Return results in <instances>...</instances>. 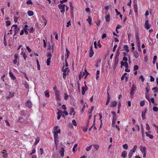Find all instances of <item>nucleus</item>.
<instances>
[{
  "instance_id": "f257e3e1",
  "label": "nucleus",
  "mask_w": 158,
  "mask_h": 158,
  "mask_svg": "<svg viewBox=\"0 0 158 158\" xmlns=\"http://www.w3.org/2000/svg\"><path fill=\"white\" fill-rule=\"evenodd\" d=\"M13 30H14L15 34H16L20 30V28L18 27L16 24L13 25L11 27V29L10 30L9 32L10 33H9L8 34H12V33L11 31Z\"/></svg>"
},
{
  "instance_id": "f03ea898",
  "label": "nucleus",
  "mask_w": 158,
  "mask_h": 158,
  "mask_svg": "<svg viewBox=\"0 0 158 158\" xmlns=\"http://www.w3.org/2000/svg\"><path fill=\"white\" fill-rule=\"evenodd\" d=\"M66 5L65 4H60L58 5L59 8L61 10L60 12L64 13L65 11V7Z\"/></svg>"
},
{
  "instance_id": "7ed1b4c3",
  "label": "nucleus",
  "mask_w": 158,
  "mask_h": 158,
  "mask_svg": "<svg viewBox=\"0 0 158 158\" xmlns=\"http://www.w3.org/2000/svg\"><path fill=\"white\" fill-rule=\"evenodd\" d=\"M55 93L57 100H60V91L58 90L55 91Z\"/></svg>"
},
{
  "instance_id": "20e7f679",
  "label": "nucleus",
  "mask_w": 158,
  "mask_h": 158,
  "mask_svg": "<svg viewBox=\"0 0 158 158\" xmlns=\"http://www.w3.org/2000/svg\"><path fill=\"white\" fill-rule=\"evenodd\" d=\"M147 110V109L145 108L144 110L142 112V117L143 120H144L146 119L145 118V113Z\"/></svg>"
},
{
  "instance_id": "39448f33",
  "label": "nucleus",
  "mask_w": 158,
  "mask_h": 158,
  "mask_svg": "<svg viewBox=\"0 0 158 158\" xmlns=\"http://www.w3.org/2000/svg\"><path fill=\"white\" fill-rule=\"evenodd\" d=\"M14 93L12 92H9V95L6 97V98L7 100L11 98H12L14 95Z\"/></svg>"
},
{
  "instance_id": "423d86ee",
  "label": "nucleus",
  "mask_w": 158,
  "mask_h": 158,
  "mask_svg": "<svg viewBox=\"0 0 158 158\" xmlns=\"http://www.w3.org/2000/svg\"><path fill=\"white\" fill-rule=\"evenodd\" d=\"M94 52L93 50V46H91L90 47V52L89 53V56L91 57L93 55Z\"/></svg>"
},
{
  "instance_id": "0eeeda50",
  "label": "nucleus",
  "mask_w": 158,
  "mask_h": 158,
  "mask_svg": "<svg viewBox=\"0 0 158 158\" xmlns=\"http://www.w3.org/2000/svg\"><path fill=\"white\" fill-rule=\"evenodd\" d=\"M144 27L147 29H148L150 27V26L149 24L148 21V20H146L145 21Z\"/></svg>"
},
{
  "instance_id": "6e6552de",
  "label": "nucleus",
  "mask_w": 158,
  "mask_h": 158,
  "mask_svg": "<svg viewBox=\"0 0 158 158\" xmlns=\"http://www.w3.org/2000/svg\"><path fill=\"white\" fill-rule=\"evenodd\" d=\"M26 106L28 107L29 108L31 107L32 106V104L30 100H28L26 102Z\"/></svg>"
},
{
  "instance_id": "1a4fd4ad",
  "label": "nucleus",
  "mask_w": 158,
  "mask_h": 158,
  "mask_svg": "<svg viewBox=\"0 0 158 158\" xmlns=\"http://www.w3.org/2000/svg\"><path fill=\"white\" fill-rule=\"evenodd\" d=\"M110 107H113L115 106L117 104V102L116 101L112 102L110 103Z\"/></svg>"
},
{
  "instance_id": "9d476101",
  "label": "nucleus",
  "mask_w": 158,
  "mask_h": 158,
  "mask_svg": "<svg viewBox=\"0 0 158 158\" xmlns=\"http://www.w3.org/2000/svg\"><path fill=\"white\" fill-rule=\"evenodd\" d=\"M27 27L28 25L27 24L25 25L24 27V33L26 35H27L28 34V32L27 31Z\"/></svg>"
},
{
  "instance_id": "9b49d317",
  "label": "nucleus",
  "mask_w": 158,
  "mask_h": 158,
  "mask_svg": "<svg viewBox=\"0 0 158 158\" xmlns=\"http://www.w3.org/2000/svg\"><path fill=\"white\" fill-rule=\"evenodd\" d=\"M9 73L10 74V76L11 79L13 80H16V78L15 77V76L14 75V74H13V73H12L11 71H10L9 72Z\"/></svg>"
},
{
  "instance_id": "f8f14e48",
  "label": "nucleus",
  "mask_w": 158,
  "mask_h": 158,
  "mask_svg": "<svg viewBox=\"0 0 158 158\" xmlns=\"http://www.w3.org/2000/svg\"><path fill=\"white\" fill-rule=\"evenodd\" d=\"M118 62V59H115L114 64L113 66V68L115 69L117 67Z\"/></svg>"
},
{
  "instance_id": "ddd939ff",
  "label": "nucleus",
  "mask_w": 158,
  "mask_h": 158,
  "mask_svg": "<svg viewBox=\"0 0 158 158\" xmlns=\"http://www.w3.org/2000/svg\"><path fill=\"white\" fill-rule=\"evenodd\" d=\"M134 56L137 58L139 56V55L137 51H135L133 52Z\"/></svg>"
},
{
  "instance_id": "4468645a",
  "label": "nucleus",
  "mask_w": 158,
  "mask_h": 158,
  "mask_svg": "<svg viewBox=\"0 0 158 158\" xmlns=\"http://www.w3.org/2000/svg\"><path fill=\"white\" fill-rule=\"evenodd\" d=\"M64 149L63 148H61L60 153V155H61L62 157H63L64 155Z\"/></svg>"
},
{
  "instance_id": "2eb2a0df",
  "label": "nucleus",
  "mask_w": 158,
  "mask_h": 158,
  "mask_svg": "<svg viewBox=\"0 0 158 158\" xmlns=\"http://www.w3.org/2000/svg\"><path fill=\"white\" fill-rule=\"evenodd\" d=\"M127 154V152L126 151H123L122 153L121 156L125 158L126 157Z\"/></svg>"
},
{
  "instance_id": "dca6fc26",
  "label": "nucleus",
  "mask_w": 158,
  "mask_h": 158,
  "mask_svg": "<svg viewBox=\"0 0 158 158\" xmlns=\"http://www.w3.org/2000/svg\"><path fill=\"white\" fill-rule=\"evenodd\" d=\"M120 52L118 50H117L115 55V59H118V56L120 55Z\"/></svg>"
},
{
  "instance_id": "f3484780",
  "label": "nucleus",
  "mask_w": 158,
  "mask_h": 158,
  "mask_svg": "<svg viewBox=\"0 0 158 158\" xmlns=\"http://www.w3.org/2000/svg\"><path fill=\"white\" fill-rule=\"evenodd\" d=\"M70 112L69 113V114L70 115H71L72 114V113L73 112H74L73 113V115H74L75 113V112L74 111V109L73 107H71L70 108Z\"/></svg>"
},
{
  "instance_id": "a211bd4d",
  "label": "nucleus",
  "mask_w": 158,
  "mask_h": 158,
  "mask_svg": "<svg viewBox=\"0 0 158 158\" xmlns=\"http://www.w3.org/2000/svg\"><path fill=\"white\" fill-rule=\"evenodd\" d=\"M105 19L106 20V21H107L108 22H109L110 20V15L108 14V15H107L105 17Z\"/></svg>"
},
{
  "instance_id": "6ab92c4d",
  "label": "nucleus",
  "mask_w": 158,
  "mask_h": 158,
  "mask_svg": "<svg viewBox=\"0 0 158 158\" xmlns=\"http://www.w3.org/2000/svg\"><path fill=\"white\" fill-rule=\"evenodd\" d=\"M86 21L88 22L89 24H91L92 18L91 17L89 16Z\"/></svg>"
},
{
  "instance_id": "aec40b11",
  "label": "nucleus",
  "mask_w": 158,
  "mask_h": 158,
  "mask_svg": "<svg viewBox=\"0 0 158 158\" xmlns=\"http://www.w3.org/2000/svg\"><path fill=\"white\" fill-rule=\"evenodd\" d=\"M136 89V86H135V85L133 84L132 85V87L131 89V91L132 92H134Z\"/></svg>"
},
{
  "instance_id": "412c9836",
  "label": "nucleus",
  "mask_w": 158,
  "mask_h": 158,
  "mask_svg": "<svg viewBox=\"0 0 158 158\" xmlns=\"http://www.w3.org/2000/svg\"><path fill=\"white\" fill-rule=\"evenodd\" d=\"M45 96L47 98H49V93L48 90H46L44 92Z\"/></svg>"
},
{
  "instance_id": "4be33fe9",
  "label": "nucleus",
  "mask_w": 158,
  "mask_h": 158,
  "mask_svg": "<svg viewBox=\"0 0 158 158\" xmlns=\"http://www.w3.org/2000/svg\"><path fill=\"white\" fill-rule=\"evenodd\" d=\"M27 14L29 16H31L33 15L34 13L31 10H28L27 11Z\"/></svg>"
},
{
  "instance_id": "5701e85b",
  "label": "nucleus",
  "mask_w": 158,
  "mask_h": 158,
  "mask_svg": "<svg viewBox=\"0 0 158 158\" xmlns=\"http://www.w3.org/2000/svg\"><path fill=\"white\" fill-rule=\"evenodd\" d=\"M123 49L125 50L127 52H129L128 47L127 45H126L123 47Z\"/></svg>"
},
{
  "instance_id": "b1692460",
  "label": "nucleus",
  "mask_w": 158,
  "mask_h": 158,
  "mask_svg": "<svg viewBox=\"0 0 158 158\" xmlns=\"http://www.w3.org/2000/svg\"><path fill=\"white\" fill-rule=\"evenodd\" d=\"M145 134H146L147 136H148L151 139H152L153 138V135L150 134H148L147 132H146Z\"/></svg>"
},
{
  "instance_id": "393cba45",
  "label": "nucleus",
  "mask_w": 158,
  "mask_h": 158,
  "mask_svg": "<svg viewBox=\"0 0 158 158\" xmlns=\"http://www.w3.org/2000/svg\"><path fill=\"white\" fill-rule=\"evenodd\" d=\"M140 150L142 153H143L146 152V149L145 147H143L142 149L141 148Z\"/></svg>"
},
{
  "instance_id": "a878e982",
  "label": "nucleus",
  "mask_w": 158,
  "mask_h": 158,
  "mask_svg": "<svg viewBox=\"0 0 158 158\" xmlns=\"http://www.w3.org/2000/svg\"><path fill=\"white\" fill-rule=\"evenodd\" d=\"M145 102L144 100L141 101L140 103V106H143L145 105Z\"/></svg>"
},
{
  "instance_id": "bb28decb",
  "label": "nucleus",
  "mask_w": 158,
  "mask_h": 158,
  "mask_svg": "<svg viewBox=\"0 0 158 158\" xmlns=\"http://www.w3.org/2000/svg\"><path fill=\"white\" fill-rule=\"evenodd\" d=\"M47 57H48V58H50V59H51L52 56L51 52H48L47 54Z\"/></svg>"
},
{
  "instance_id": "cd10ccee",
  "label": "nucleus",
  "mask_w": 158,
  "mask_h": 158,
  "mask_svg": "<svg viewBox=\"0 0 158 158\" xmlns=\"http://www.w3.org/2000/svg\"><path fill=\"white\" fill-rule=\"evenodd\" d=\"M64 66L63 65V66L62 70L63 71V72L66 73L68 69V68H66L64 69Z\"/></svg>"
},
{
  "instance_id": "c85d7f7f",
  "label": "nucleus",
  "mask_w": 158,
  "mask_h": 158,
  "mask_svg": "<svg viewBox=\"0 0 158 158\" xmlns=\"http://www.w3.org/2000/svg\"><path fill=\"white\" fill-rule=\"evenodd\" d=\"M36 62L37 64V69L39 70H40V66L39 64V62L38 59L36 60Z\"/></svg>"
},
{
  "instance_id": "c756f323",
  "label": "nucleus",
  "mask_w": 158,
  "mask_h": 158,
  "mask_svg": "<svg viewBox=\"0 0 158 158\" xmlns=\"http://www.w3.org/2000/svg\"><path fill=\"white\" fill-rule=\"evenodd\" d=\"M40 141V138L39 137H37L36 138L35 142V145H36Z\"/></svg>"
},
{
  "instance_id": "7c9ffc66",
  "label": "nucleus",
  "mask_w": 158,
  "mask_h": 158,
  "mask_svg": "<svg viewBox=\"0 0 158 158\" xmlns=\"http://www.w3.org/2000/svg\"><path fill=\"white\" fill-rule=\"evenodd\" d=\"M150 89V86L149 85H148L146 87L145 89L146 90V93L147 94H148V93L149 92V90Z\"/></svg>"
},
{
  "instance_id": "2f4dec72",
  "label": "nucleus",
  "mask_w": 158,
  "mask_h": 158,
  "mask_svg": "<svg viewBox=\"0 0 158 158\" xmlns=\"http://www.w3.org/2000/svg\"><path fill=\"white\" fill-rule=\"evenodd\" d=\"M42 19L44 21V26H45L46 25L47 23V20L44 17H42Z\"/></svg>"
},
{
  "instance_id": "473e14b6",
  "label": "nucleus",
  "mask_w": 158,
  "mask_h": 158,
  "mask_svg": "<svg viewBox=\"0 0 158 158\" xmlns=\"http://www.w3.org/2000/svg\"><path fill=\"white\" fill-rule=\"evenodd\" d=\"M2 154H4L3 157L4 158H6L8 156V154L7 153H5L4 152H1Z\"/></svg>"
},
{
  "instance_id": "72a5a7b5",
  "label": "nucleus",
  "mask_w": 158,
  "mask_h": 158,
  "mask_svg": "<svg viewBox=\"0 0 158 158\" xmlns=\"http://www.w3.org/2000/svg\"><path fill=\"white\" fill-rule=\"evenodd\" d=\"M30 33H33L34 31V29L33 28V27H32L31 28L29 29H28Z\"/></svg>"
},
{
  "instance_id": "f704fd0d",
  "label": "nucleus",
  "mask_w": 158,
  "mask_h": 158,
  "mask_svg": "<svg viewBox=\"0 0 158 158\" xmlns=\"http://www.w3.org/2000/svg\"><path fill=\"white\" fill-rule=\"evenodd\" d=\"M127 73H125L122 76V77L121 78V81H123L125 77V76L127 75Z\"/></svg>"
},
{
  "instance_id": "c9c22d12",
  "label": "nucleus",
  "mask_w": 158,
  "mask_h": 158,
  "mask_svg": "<svg viewBox=\"0 0 158 158\" xmlns=\"http://www.w3.org/2000/svg\"><path fill=\"white\" fill-rule=\"evenodd\" d=\"M94 106H91V109L89 110V112H88V113L89 114H91L92 111L94 109Z\"/></svg>"
},
{
  "instance_id": "e433bc0d",
  "label": "nucleus",
  "mask_w": 158,
  "mask_h": 158,
  "mask_svg": "<svg viewBox=\"0 0 158 158\" xmlns=\"http://www.w3.org/2000/svg\"><path fill=\"white\" fill-rule=\"evenodd\" d=\"M99 73L100 71L99 70H97V73L96 74V79L97 80H98V78L99 77V76H98V75L99 74Z\"/></svg>"
},
{
  "instance_id": "4c0bfd02",
  "label": "nucleus",
  "mask_w": 158,
  "mask_h": 158,
  "mask_svg": "<svg viewBox=\"0 0 158 158\" xmlns=\"http://www.w3.org/2000/svg\"><path fill=\"white\" fill-rule=\"evenodd\" d=\"M77 143H76L74 145L73 147V151L74 152H75V148L77 147Z\"/></svg>"
},
{
  "instance_id": "58836bf2",
  "label": "nucleus",
  "mask_w": 158,
  "mask_h": 158,
  "mask_svg": "<svg viewBox=\"0 0 158 158\" xmlns=\"http://www.w3.org/2000/svg\"><path fill=\"white\" fill-rule=\"evenodd\" d=\"M54 138H58V132L55 131L54 132Z\"/></svg>"
},
{
  "instance_id": "ea45409f",
  "label": "nucleus",
  "mask_w": 158,
  "mask_h": 158,
  "mask_svg": "<svg viewBox=\"0 0 158 158\" xmlns=\"http://www.w3.org/2000/svg\"><path fill=\"white\" fill-rule=\"evenodd\" d=\"M51 59H50V58H48L47 60V65H49L50 62V60Z\"/></svg>"
},
{
  "instance_id": "a19ab883",
  "label": "nucleus",
  "mask_w": 158,
  "mask_h": 158,
  "mask_svg": "<svg viewBox=\"0 0 158 158\" xmlns=\"http://www.w3.org/2000/svg\"><path fill=\"white\" fill-rule=\"evenodd\" d=\"M117 116H113L112 122L114 123H116L117 120Z\"/></svg>"
},
{
  "instance_id": "79ce46f5",
  "label": "nucleus",
  "mask_w": 158,
  "mask_h": 158,
  "mask_svg": "<svg viewBox=\"0 0 158 158\" xmlns=\"http://www.w3.org/2000/svg\"><path fill=\"white\" fill-rule=\"evenodd\" d=\"M123 147L124 149H125L126 150L128 148V145L127 144L123 145Z\"/></svg>"
},
{
  "instance_id": "37998d69",
  "label": "nucleus",
  "mask_w": 158,
  "mask_h": 158,
  "mask_svg": "<svg viewBox=\"0 0 158 158\" xmlns=\"http://www.w3.org/2000/svg\"><path fill=\"white\" fill-rule=\"evenodd\" d=\"M146 95L145 97L148 100V101H150V99L149 97V94H147L145 93Z\"/></svg>"
},
{
  "instance_id": "c03bdc74",
  "label": "nucleus",
  "mask_w": 158,
  "mask_h": 158,
  "mask_svg": "<svg viewBox=\"0 0 158 158\" xmlns=\"http://www.w3.org/2000/svg\"><path fill=\"white\" fill-rule=\"evenodd\" d=\"M153 110L155 111H158V108L156 106H154L153 108Z\"/></svg>"
},
{
  "instance_id": "a18cd8bd",
  "label": "nucleus",
  "mask_w": 158,
  "mask_h": 158,
  "mask_svg": "<svg viewBox=\"0 0 158 158\" xmlns=\"http://www.w3.org/2000/svg\"><path fill=\"white\" fill-rule=\"evenodd\" d=\"M94 145V148L96 149V150H97L99 148V146L98 145L96 144V145Z\"/></svg>"
},
{
  "instance_id": "49530a36",
  "label": "nucleus",
  "mask_w": 158,
  "mask_h": 158,
  "mask_svg": "<svg viewBox=\"0 0 158 158\" xmlns=\"http://www.w3.org/2000/svg\"><path fill=\"white\" fill-rule=\"evenodd\" d=\"M92 145H91L87 147L86 148V150L87 151H89V150H90L92 148Z\"/></svg>"
},
{
  "instance_id": "de8ad7c7",
  "label": "nucleus",
  "mask_w": 158,
  "mask_h": 158,
  "mask_svg": "<svg viewBox=\"0 0 158 158\" xmlns=\"http://www.w3.org/2000/svg\"><path fill=\"white\" fill-rule=\"evenodd\" d=\"M133 155V153L130 152L128 154L129 158H131L132 157Z\"/></svg>"
},
{
  "instance_id": "09e8293b",
  "label": "nucleus",
  "mask_w": 158,
  "mask_h": 158,
  "mask_svg": "<svg viewBox=\"0 0 158 158\" xmlns=\"http://www.w3.org/2000/svg\"><path fill=\"white\" fill-rule=\"evenodd\" d=\"M139 67L137 65H135L134 67V70H137L138 69Z\"/></svg>"
},
{
  "instance_id": "8fccbe9b",
  "label": "nucleus",
  "mask_w": 158,
  "mask_h": 158,
  "mask_svg": "<svg viewBox=\"0 0 158 158\" xmlns=\"http://www.w3.org/2000/svg\"><path fill=\"white\" fill-rule=\"evenodd\" d=\"M64 95H65V96H64V99L65 100H67L69 98V95H67L66 93H64Z\"/></svg>"
},
{
  "instance_id": "3c124183",
  "label": "nucleus",
  "mask_w": 158,
  "mask_h": 158,
  "mask_svg": "<svg viewBox=\"0 0 158 158\" xmlns=\"http://www.w3.org/2000/svg\"><path fill=\"white\" fill-rule=\"evenodd\" d=\"M73 124L74 125V126H77V123L76 122V121L75 119H73L72 121Z\"/></svg>"
},
{
  "instance_id": "603ef678",
  "label": "nucleus",
  "mask_w": 158,
  "mask_h": 158,
  "mask_svg": "<svg viewBox=\"0 0 158 158\" xmlns=\"http://www.w3.org/2000/svg\"><path fill=\"white\" fill-rule=\"evenodd\" d=\"M57 110L58 111V112L57 113V114L58 115L61 114L63 113V112L62 111L58 109H57Z\"/></svg>"
},
{
  "instance_id": "864d4df0",
  "label": "nucleus",
  "mask_w": 158,
  "mask_h": 158,
  "mask_svg": "<svg viewBox=\"0 0 158 158\" xmlns=\"http://www.w3.org/2000/svg\"><path fill=\"white\" fill-rule=\"evenodd\" d=\"M24 32V27H23V29L21 30V32L20 33V35H23V34Z\"/></svg>"
},
{
  "instance_id": "5fc2aeb1",
  "label": "nucleus",
  "mask_w": 158,
  "mask_h": 158,
  "mask_svg": "<svg viewBox=\"0 0 158 158\" xmlns=\"http://www.w3.org/2000/svg\"><path fill=\"white\" fill-rule=\"evenodd\" d=\"M134 92H132L131 91L130 92V97L131 98H133L134 97Z\"/></svg>"
},
{
  "instance_id": "6e6d98bb",
  "label": "nucleus",
  "mask_w": 158,
  "mask_h": 158,
  "mask_svg": "<svg viewBox=\"0 0 158 158\" xmlns=\"http://www.w3.org/2000/svg\"><path fill=\"white\" fill-rule=\"evenodd\" d=\"M66 73L63 72V79L64 80L66 77Z\"/></svg>"
},
{
  "instance_id": "4d7b16f0",
  "label": "nucleus",
  "mask_w": 158,
  "mask_h": 158,
  "mask_svg": "<svg viewBox=\"0 0 158 158\" xmlns=\"http://www.w3.org/2000/svg\"><path fill=\"white\" fill-rule=\"evenodd\" d=\"M23 119L22 117H20L19 119V122H22Z\"/></svg>"
},
{
  "instance_id": "13d9d810",
  "label": "nucleus",
  "mask_w": 158,
  "mask_h": 158,
  "mask_svg": "<svg viewBox=\"0 0 158 158\" xmlns=\"http://www.w3.org/2000/svg\"><path fill=\"white\" fill-rule=\"evenodd\" d=\"M146 129L147 130H149L150 129V127L148 123H146Z\"/></svg>"
},
{
  "instance_id": "bf43d9fd",
  "label": "nucleus",
  "mask_w": 158,
  "mask_h": 158,
  "mask_svg": "<svg viewBox=\"0 0 158 158\" xmlns=\"http://www.w3.org/2000/svg\"><path fill=\"white\" fill-rule=\"evenodd\" d=\"M66 52H67V57H68V56H69V53H70V52L69 51V50L67 48H66Z\"/></svg>"
},
{
  "instance_id": "052dcab7",
  "label": "nucleus",
  "mask_w": 158,
  "mask_h": 158,
  "mask_svg": "<svg viewBox=\"0 0 158 158\" xmlns=\"http://www.w3.org/2000/svg\"><path fill=\"white\" fill-rule=\"evenodd\" d=\"M54 35H55V38L56 40H58V35L56 32H54Z\"/></svg>"
},
{
  "instance_id": "680f3d73",
  "label": "nucleus",
  "mask_w": 158,
  "mask_h": 158,
  "mask_svg": "<svg viewBox=\"0 0 158 158\" xmlns=\"http://www.w3.org/2000/svg\"><path fill=\"white\" fill-rule=\"evenodd\" d=\"M27 4H31L32 2L31 0H29L27 2Z\"/></svg>"
},
{
  "instance_id": "e2e57ef3",
  "label": "nucleus",
  "mask_w": 158,
  "mask_h": 158,
  "mask_svg": "<svg viewBox=\"0 0 158 158\" xmlns=\"http://www.w3.org/2000/svg\"><path fill=\"white\" fill-rule=\"evenodd\" d=\"M125 67L126 68H128V63L127 61H125Z\"/></svg>"
},
{
  "instance_id": "0e129e2a",
  "label": "nucleus",
  "mask_w": 158,
  "mask_h": 158,
  "mask_svg": "<svg viewBox=\"0 0 158 158\" xmlns=\"http://www.w3.org/2000/svg\"><path fill=\"white\" fill-rule=\"evenodd\" d=\"M71 25V22L70 21H69L67 23V25H66V27H68Z\"/></svg>"
},
{
  "instance_id": "69168bd1",
  "label": "nucleus",
  "mask_w": 158,
  "mask_h": 158,
  "mask_svg": "<svg viewBox=\"0 0 158 158\" xmlns=\"http://www.w3.org/2000/svg\"><path fill=\"white\" fill-rule=\"evenodd\" d=\"M140 78L141 79V81L142 82H143L144 81V79L143 75H141L140 76Z\"/></svg>"
},
{
  "instance_id": "338daca9",
  "label": "nucleus",
  "mask_w": 158,
  "mask_h": 158,
  "mask_svg": "<svg viewBox=\"0 0 158 158\" xmlns=\"http://www.w3.org/2000/svg\"><path fill=\"white\" fill-rule=\"evenodd\" d=\"M150 77L151 78L150 81L151 82H153V81H154V80H155L154 78L152 76H150Z\"/></svg>"
},
{
  "instance_id": "774afa93",
  "label": "nucleus",
  "mask_w": 158,
  "mask_h": 158,
  "mask_svg": "<svg viewBox=\"0 0 158 158\" xmlns=\"http://www.w3.org/2000/svg\"><path fill=\"white\" fill-rule=\"evenodd\" d=\"M152 90H155L157 91V92H158V88H157V87H154L152 89Z\"/></svg>"
}]
</instances>
